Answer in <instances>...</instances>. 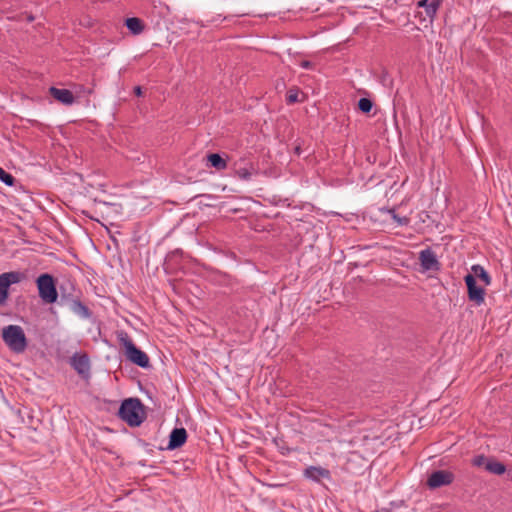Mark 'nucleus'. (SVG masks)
<instances>
[{
    "label": "nucleus",
    "mask_w": 512,
    "mask_h": 512,
    "mask_svg": "<svg viewBox=\"0 0 512 512\" xmlns=\"http://www.w3.org/2000/svg\"><path fill=\"white\" fill-rule=\"evenodd\" d=\"M118 414L131 427L140 426L145 420L144 406L138 398L124 400Z\"/></svg>",
    "instance_id": "obj_1"
},
{
    "label": "nucleus",
    "mask_w": 512,
    "mask_h": 512,
    "mask_svg": "<svg viewBox=\"0 0 512 512\" xmlns=\"http://www.w3.org/2000/svg\"><path fill=\"white\" fill-rule=\"evenodd\" d=\"M118 341L125 348V356L129 361L141 368L150 367L148 355L136 347L126 332L118 333Z\"/></svg>",
    "instance_id": "obj_2"
},
{
    "label": "nucleus",
    "mask_w": 512,
    "mask_h": 512,
    "mask_svg": "<svg viewBox=\"0 0 512 512\" xmlns=\"http://www.w3.org/2000/svg\"><path fill=\"white\" fill-rule=\"evenodd\" d=\"M5 344L15 353H22L27 347V338L23 329L18 325H8L2 330Z\"/></svg>",
    "instance_id": "obj_3"
},
{
    "label": "nucleus",
    "mask_w": 512,
    "mask_h": 512,
    "mask_svg": "<svg viewBox=\"0 0 512 512\" xmlns=\"http://www.w3.org/2000/svg\"><path fill=\"white\" fill-rule=\"evenodd\" d=\"M36 285L41 300L47 304H53L58 299L55 279L48 273H43L36 279Z\"/></svg>",
    "instance_id": "obj_4"
},
{
    "label": "nucleus",
    "mask_w": 512,
    "mask_h": 512,
    "mask_svg": "<svg viewBox=\"0 0 512 512\" xmlns=\"http://www.w3.org/2000/svg\"><path fill=\"white\" fill-rule=\"evenodd\" d=\"M70 366L84 380L88 381L91 377L90 358L86 352H76L69 360Z\"/></svg>",
    "instance_id": "obj_5"
},
{
    "label": "nucleus",
    "mask_w": 512,
    "mask_h": 512,
    "mask_svg": "<svg viewBox=\"0 0 512 512\" xmlns=\"http://www.w3.org/2000/svg\"><path fill=\"white\" fill-rule=\"evenodd\" d=\"M464 281L467 286L469 301L473 302L476 306L482 305L485 302V289L477 285L475 276L471 273L464 277Z\"/></svg>",
    "instance_id": "obj_6"
},
{
    "label": "nucleus",
    "mask_w": 512,
    "mask_h": 512,
    "mask_svg": "<svg viewBox=\"0 0 512 512\" xmlns=\"http://www.w3.org/2000/svg\"><path fill=\"white\" fill-rule=\"evenodd\" d=\"M23 274L17 271L5 272L0 275V305H4L8 299L9 287L19 283Z\"/></svg>",
    "instance_id": "obj_7"
},
{
    "label": "nucleus",
    "mask_w": 512,
    "mask_h": 512,
    "mask_svg": "<svg viewBox=\"0 0 512 512\" xmlns=\"http://www.w3.org/2000/svg\"><path fill=\"white\" fill-rule=\"evenodd\" d=\"M419 261L422 271H439L441 263L439 262L435 252L431 248H426L419 252Z\"/></svg>",
    "instance_id": "obj_8"
},
{
    "label": "nucleus",
    "mask_w": 512,
    "mask_h": 512,
    "mask_svg": "<svg viewBox=\"0 0 512 512\" xmlns=\"http://www.w3.org/2000/svg\"><path fill=\"white\" fill-rule=\"evenodd\" d=\"M454 475L450 471L437 470L430 474L427 484L430 488H438L449 485L453 482Z\"/></svg>",
    "instance_id": "obj_9"
},
{
    "label": "nucleus",
    "mask_w": 512,
    "mask_h": 512,
    "mask_svg": "<svg viewBox=\"0 0 512 512\" xmlns=\"http://www.w3.org/2000/svg\"><path fill=\"white\" fill-rule=\"evenodd\" d=\"M187 431L185 428H174L169 435L167 449L174 450L182 447L187 441Z\"/></svg>",
    "instance_id": "obj_10"
},
{
    "label": "nucleus",
    "mask_w": 512,
    "mask_h": 512,
    "mask_svg": "<svg viewBox=\"0 0 512 512\" xmlns=\"http://www.w3.org/2000/svg\"><path fill=\"white\" fill-rule=\"evenodd\" d=\"M442 3L443 0H420L417 7L424 8L427 17L433 21Z\"/></svg>",
    "instance_id": "obj_11"
},
{
    "label": "nucleus",
    "mask_w": 512,
    "mask_h": 512,
    "mask_svg": "<svg viewBox=\"0 0 512 512\" xmlns=\"http://www.w3.org/2000/svg\"><path fill=\"white\" fill-rule=\"evenodd\" d=\"M304 476L313 481H320V479H329L330 471L320 466H309L304 470Z\"/></svg>",
    "instance_id": "obj_12"
},
{
    "label": "nucleus",
    "mask_w": 512,
    "mask_h": 512,
    "mask_svg": "<svg viewBox=\"0 0 512 512\" xmlns=\"http://www.w3.org/2000/svg\"><path fill=\"white\" fill-rule=\"evenodd\" d=\"M49 92L53 98H55L62 104L71 105L75 101L73 93L68 89H59L56 87H51L49 89Z\"/></svg>",
    "instance_id": "obj_13"
},
{
    "label": "nucleus",
    "mask_w": 512,
    "mask_h": 512,
    "mask_svg": "<svg viewBox=\"0 0 512 512\" xmlns=\"http://www.w3.org/2000/svg\"><path fill=\"white\" fill-rule=\"evenodd\" d=\"M127 29L134 35H139L144 31L145 25L140 18L130 17L125 21Z\"/></svg>",
    "instance_id": "obj_14"
},
{
    "label": "nucleus",
    "mask_w": 512,
    "mask_h": 512,
    "mask_svg": "<svg viewBox=\"0 0 512 512\" xmlns=\"http://www.w3.org/2000/svg\"><path fill=\"white\" fill-rule=\"evenodd\" d=\"M207 160L211 167L219 171L225 170L228 166L227 161L218 153L209 154Z\"/></svg>",
    "instance_id": "obj_15"
},
{
    "label": "nucleus",
    "mask_w": 512,
    "mask_h": 512,
    "mask_svg": "<svg viewBox=\"0 0 512 512\" xmlns=\"http://www.w3.org/2000/svg\"><path fill=\"white\" fill-rule=\"evenodd\" d=\"M472 275L476 278H479L485 286H489L491 284V277L488 272L479 264H475L471 267Z\"/></svg>",
    "instance_id": "obj_16"
},
{
    "label": "nucleus",
    "mask_w": 512,
    "mask_h": 512,
    "mask_svg": "<svg viewBox=\"0 0 512 512\" xmlns=\"http://www.w3.org/2000/svg\"><path fill=\"white\" fill-rule=\"evenodd\" d=\"M71 309L76 314L80 315L83 318H89L91 316L90 309L83 304L80 300H73L71 304Z\"/></svg>",
    "instance_id": "obj_17"
},
{
    "label": "nucleus",
    "mask_w": 512,
    "mask_h": 512,
    "mask_svg": "<svg viewBox=\"0 0 512 512\" xmlns=\"http://www.w3.org/2000/svg\"><path fill=\"white\" fill-rule=\"evenodd\" d=\"M485 469L488 472L493 473L495 475H502L506 471V467L504 464L494 460H489L485 465Z\"/></svg>",
    "instance_id": "obj_18"
},
{
    "label": "nucleus",
    "mask_w": 512,
    "mask_h": 512,
    "mask_svg": "<svg viewBox=\"0 0 512 512\" xmlns=\"http://www.w3.org/2000/svg\"><path fill=\"white\" fill-rule=\"evenodd\" d=\"M253 173H254V168H253V166H252V165H251L250 167L238 168V169L235 171V175H236L239 179L244 180V181H249V180H251Z\"/></svg>",
    "instance_id": "obj_19"
},
{
    "label": "nucleus",
    "mask_w": 512,
    "mask_h": 512,
    "mask_svg": "<svg viewBox=\"0 0 512 512\" xmlns=\"http://www.w3.org/2000/svg\"><path fill=\"white\" fill-rule=\"evenodd\" d=\"M358 108L361 112L368 114L373 108V102L369 98H360Z\"/></svg>",
    "instance_id": "obj_20"
},
{
    "label": "nucleus",
    "mask_w": 512,
    "mask_h": 512,
    "mask_svg": "<svg viewBox=\"0 0 512 512\" xmlns=\"http://www.w3.org/2000/svg\"><path fill=\"white\" fill-rule=\"evenodd\" d=\"M0 181L6 184L7 186H13L15 184V178L12 174L6 172L3 168L0 167Z\"/></svg>",
    "instance_id": "obj_21"
},
{
    "label": "nucleus",
    "mask_w": 512,
    "mask_h": 512,
    "mask_svg": "<svg viewBox=\"0 0 512 512\" xmlns=\"http://www.w3.org/2000/svg\"><path fill=\"white\" fill-rule=\"evenodd\" d=\"M298 95L299 93L297 89H290L286 95V102L288 104H294L298 102Z\"/></svg>",
    "instance_id": "obj_22"
},
{
    "label": "nucleus",
    "mask_w": 512,
    "mask_h": 512,
    "mask_svg": "<svg viewBox=\"0 0 512 512\" xmlns=\"http://www.w3.org/2000/svg\"><path fill=\"white\" fill-rule=\"evenodd\" d=\"M489 460L484 455H477L472 459V464L476 467L486 465Z\"/></svg>",
    "instance_id": "obj_23"
},
{
    "label": "nucleus",
    "mask_w": 512,
    "mask_h": 512,
    "mask_svg": "<svg viewBox=\"0 0 512 512\" xmlns=\"http://www.w3.org/2000/svg\"><path fill=\"white\" fill-rule=\"evenodd\" d=\"M300 66H301L302 68H304V69H310V68H312L313 63H312V62H310V61H308V60H304V61H302V62L300 63Z\"/></svg>",
    "instance_id": "obj_24"
},
{
    "label": "nucleus",
    "mask_w": 512,
    "mask_h": 512,
    "mask_svg": "<svg viewBox=\"0 0 512 512\" xmlns=\"http://www.w3.org/2000/svg\"><path fill=\"white\" fill-rule=\"evenodd\" d=\"M134 94L138 97L142 96V88L140 86L134 87Z\"/></svg>",
    "instance_id": "obj_25"
},
{
    "label": "nucleus",
    "mask_w": 512,
    "mask_h": 512,
    "mask_svg": "<svg viewBox=\"0 0 512 512\" xmlns=\"http://www.w3.org/2000/svg\"><path fill=\"white\" fill-rule=\"evenodd\" d=\"M394 218L396 219V216H394ZM397 221L400 223V224H406L408 222V220L406 218H403V219H400V218H397Z\"/></svg>",
    "instance_id": "obj_26"
},
{
    "label": "nucleus",
    "mask_w": 512,
    "mask_h": 512,
    "mask_svg": "<svg viewBox=\"0 0 512 512\" xmlns=\"http://www.w3.org/2000/svg\"><path fill=\"white\" fill-rule=\"evenodd\" d=\"M27 20H28L29 22H32V21L34 20V17H33L32 15H30V16L27 18Z\"/></svg>",
    "instance_id": "obj_27"
}]
</instances>
